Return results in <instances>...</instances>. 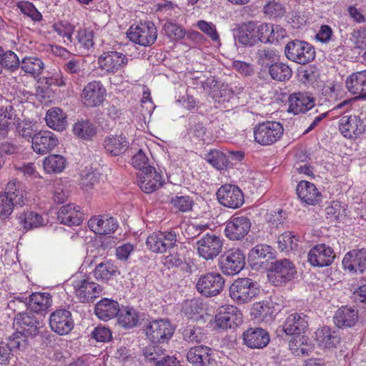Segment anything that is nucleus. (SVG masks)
<instances>
[{
  "mask_svg": "<svg viewBox=\"0 0 366 366\" xmlns=\"http://www.w3.org/2000/svg\"><path fill=\"white\" fill-rule=\"evenodd\" d=\"M14 327L16 331L9 337L11 343L18 350H24L28 344V338L39 334L41 323L33 315L19 312L14 317Z\"/></svg>",
  "mask_w": 366,
  "mask_h": 366,
  "instance_id": "f257e3e1",
  "label": "nucleus"
},
{
  "mask_svg": "<svg viewBox=\"0 0 366 366\" xmlns=\"http://www.w3.org/2000/svg\"><path fill=\"white\" fill-rule=\"evenodd\" d=\"M26 202V192L18 187L16 180L9 181L5 192H0V218H8L12 214L14 206L23 207Z\"/></svg>",
  "mask_w": 366,
  "mask_h": 366,
  "instance_id": "f03ea898",
  "label": "nucleus"
},
{
  "mask_svg": "<svg viewBox=\"0 0 366 366\" xmlns=\"http://www.w3.org/2000/svg\"><path fill=\"white\" fill-rule=\"evenodd\" d=\"M229 295L237 305H244L252 302L259 293L257 282L248 277H239L230 285Z\"/></svg>",
  "mask_w": 366,
  "mask_h": 366,
  "instance_id": "7ed1b4c3",
  "label": "nucleus"
},
{
  "mask_svg": "<svg viewBox=\"0 0 366 366\" xmlns=\"http://www.w3.org/2000/svg\"><path fill=\"white\" fill-rule=\"evenodd\" d=\"M282 125L277 122H264L254 128V137L257 143L261 145H272L283 134Z\"/></svg>",
  "mask_w": 366,
  "mask_h": 366,
  "instance_id": "20e7f679",
  "label": "nucleus"
},
{
  "mask_svg": "<svg viewBox=\"0 0 366 366\" xmlns=\"http://www.w3.org/2000/svg\"><path fill=\"white\" fill-rule=\"evenodd\" d=\"M287 58L295 63L306 64L315 57L314 47L304 41L295 40L288 42L285 48Z\"/></svg>",
  "mask_w": 366,
  "mask_h": 366,
  "instance_id": "39448f33",
  "label": "nucleus"
},
{
  "mask_svg": "<svg viewBox=\"0 0 366 366\" xmlns=\"http://www.w3.org/2000/svg\"><path fill=\"white\" fill-rule=\"evenodd\" d=\"M174 332V326L166 319L153 320L145 327L146 336L153 343L167 342Z\"/></svg>",
  "mask_w": 366,
  "mask_h": 366,
  "instance_id": "423d86ee",
  "label": "nucleus"
},
{
  "mask_svg": "<svg viewBox=\"0 0 366 366\" xmlns=\"http://www.w3.org/2000/svg\"><path fill=\"white\" fill-rule=\"evenodd\" d=\"M223 239L212 233H207L196 242L197 254L204 260H213L222 250Z\"/></svg>",
  "mask_w": 366,
  "mask_h": 366,
  "instance_id": "0eeeda50",
  "label": "nucleus"
},
{
  "mask_svg": "<svg viewBox=\"0 0 366 366\" xmlns=\"http://www.w3.org/2000/svg\"><path fill=\"white\" fill-rule=\"evenodd\" d=\"M127 36L134 43L147 46L155 42L157 29L153 22L147 21L131 26L127 32Z\"/></svg>",
  "mask_w": 366,
  "mask_h": 366,
  "instance_id": "6e6552de",
  "label": "nucleus"
},
{
  "mask_svg": "<svg viewBox=\"0 0 366 366\" xmlns=\"http://www.w3.org/2000/svg\"><path fill=\"white\" fill-rule=\"evenodd\" d=\"M245 264V256L239 248H232L222 254L219 260V267L227 275H234L240 272Z\"/></svg>",
  "mask_w": 366,
  "mask_h": 366,
  "instance_id": "1a4fd4ad",
  "label": "nucleus"
},
{
  "mask_svg": "<svg viewBox=\"0 0 366 366\" xmlns=\"http://www.w3.org/2000/svg\"><path fill=\"white\" fill-rule=\"evenodd\" d=\"M296 272L293 263L288 259H282L272 263L268 277L274 285L280 286L294 278Z\"/></svg>",
  "mask_w": 366,
  "mask_h": 366,
  "instance_id": "9d476101",
  "label": "nucleus"
},
{
  "mask_svg": "<svg viewBox=\"0 0 366 366\" xmlns=\"http://www.w3.org/2000/svg\"><path fill=\"white\" fill-rule=\"evenodd\" d=\"M127 56L117 51L103 52L98 58L99 68L104 74H113L124 69L128 64Z\"/></svg>",
  "mask_w": 366,
  "mask_h": 366,
  "instance_id": "9b49d317",
  "label": "nucleus"
},
{
  "mask_svg": "<svg viewBox=\"0 0 366 366\" xmlns=\"http://www.w3.org/2000/svg\"><path fill=\"white\" fill-rule=\"evenodd\" d=\"M107 90L101 81L93 80L84 87L80 99L82 104L89 108L100 106L104 101Z\"/></svg>",
  "mask_w": 366,
  "mask_h": 366,
  "instance_id": "f8f14e48",
  "label": "nucleus"
},
{
  "mask_svg": "<svg viewBox=\"0 0 366 366\" xmlns=\"http://www.w3.org/2000/svg\"><path fill=\"white\" fill-rule=\"evenodd\" d=\"M177 237L173 230L154 232L147 239V246L156 253H164L177 245Z\"/></svg>",
  "mask_w": 366,
  "mask_h": 366,
  "instance_id": "ddd939ff",
  "label": "nucleus"
},
{
  "mask_svg": "<svg viewBox=\"0 0 366 366\" xmlns=\"http://www.w3.org/2000/svg\"><path fill=\"white\" fill-rule=\"evenodd\" d=\"M224 285V277L218 272H209L199 277L196 287L205 297L218 295Z\"/></svg>",
  "mask_w": 366,
  "mask_h": 366,
  "instance_id": "4468645a",
  "label": "nucleus"
},
{
  "mask_svg": "<svg viewBox=\"0 0 366 366\" xmlns=\"http://www.w3.org/2000/svg\"><path fill=\"white\" fill-rule=\"evenodd\" d=\"M251 227V221L245 215L234 214L227 222L224 234L230 240H239L245 237Z\"/></svg>",
  "mask_w": 366,
  "mask_h": 366,
  "instance_id": "2eb2a0df",
  "label": "nucleus"
},
{
  "mask_svg": "<svg viewBox=\"0 0 366 366\" xmlns=\"http://www.w3.org/2000/svg\"><path fill=\"white\" fill-rule=\"evenodd\" d=\"M219 202L224 207L237 209L244 202L242 190L234 184L222 185L217 192Z\"/></svg>",
  "mask_w": 366,
  "mask_h": 366,
  "instance_id": "dca6fc26",
  "label": "nucleus"
},
{
  "mask_svg": "<svg viewBox=\"0 0 366 366\" xmlns=\"http://www.w3.org/2000/svg\"><path fill=\"white\" fill-rule=\"evenodd\" d=\"M215 322L217 327L222 330L234 328L242 322V313L234 305L222 306L215 316Z\"/></svg>",
  "mask_w": 366,
  "mask_h": 366,
  "instance_id": "f3484780",
  "label": "nucleus"
},
{
  "mask_svg": "<svg viewBox=\"0 0 366 366\" xmlns=\"http://www.w3.org/2000/svg\"><path fill=\"white\" fill-rule=\"evenodd\" d=\"M335 257L332 247L326 244H317L310 249L307 260L313 267H324L331 265Z\"/></svg>",
  "mask_w": 366,
  "mask_h": 366,
  "instance_id": "a211bd4d",
  "label": "nucleus"
},
{
  "mask_svg": "<svg viewBox=\"0 0 366 366\" xmlns=\"http://www.w3.org/2000/svg\"><path fill=\"white\" fill-rule=\"evenodd\" d=\"M51 330L59 335L69 334L74 328L71 312L66 309H57L49 317Z\"/></svg>",
  "mask_w": 366,
  "mask_h": 366,
  "instance_id": "6ab92c4d",
  "label": "nucleus"
},
{
  "mask_svg": "<svg viewBox=\"0 0 366 366\" xmlns=\"http://www.w3.org/2000/svg\"><path fill=\"white\" fill-rule=\"evenodd\" d=\"M340 131L348 139H356L364 133L365 125L359 116H343L340 120Z\"/></svg>",
  "mask_w": 366,
  "mask_h": 366,
  "instance_id": "aec40b11",
  "label": "nucleus"
},
{
  "mask_svg": "<svg viewBox=\"0 0 366 366\" xmlns=\"http://www.w3.org/2000/svg\"><path fill=\"white\" fill-rule=\"evenodd\" d=\"M162 175L152 167H146L138 174V184L145 193L150 194L162 186Z\"/></svg>",
  "mask_w": 366,
  "mask_h": 366,
  "instance_id": "412c9836",
  "label": "nucleus"
},
{
  "mask_svg": "<svg viewBox=\"0 0 366 366\" xmlns=\"http://www.w3.org/2000/svg\"><path fill=\"white\" fill-rule=\"evenodd\" d=\"M343 269L352 273H362L366 269V249H352L342 262Z\"/></svg>",
  "mask_w": 366,
  "mask_h": 366,
  "instance_id": "4be33fe9",
  "label": "nucleus"
},
{
  "mask_svg": "<svg viewBox=\"0 0 366 366\" xmlns=\"http://www.w3.org/2000/svg\"><path fill=\"white\" fill-rule=\"evenodd\" d=\"M31 143L34 152L44 155L53 150L57 146L59 140L53 132L43 130L35 134Z\"/></svg>",
  "mask_w": 366,
  "mask_h": 366,
  "instance_id": "5701e85b",
  "label": "nucleus"
},
{
  "mask_svg": "<svg viewBox=\"0 0 366 366\" xmlns=\"http://www.w3.org/2000/svg\"><path fill=\"white\" fill-rule=\"evenodd\" d=\"M76 297L81 302H93L102 291V287L89 280H81L74 285Z\"/></svg>",
  "mask_w": 366,
  "mask_h": 366,
  "instance_id": "b1692460",
  "label": "nucleus"
},
{
  "mask_svg": "<svg viewBox=\"0 0 366 366\" xmlns=\"http://www.w3.org/2000/svg\"><path fill=\"white\" fill-rule=\"evenodd\" d=\"M129 145L128 138L122 134L109 135L103 141L104 149L111 157H118L125 154Z\"/></svg>",
  "mask_w": 366,
  "mask_h": 366,
  "instance_id": "393cba45",
  "label": "nucleus"
},
{
  "mask_svg": "<svg viewBox=\"0 0 366 366\" xmlns=\"http://www.w3.org/2000/svg\"><path fill=\"white\" fill-rule=\"evenodd\" d=\"M288 103V112L298 114L312 110L315 99L307 93L295 92L290 95Z\"/></svg>",
  "mask_w": 366,
  "mask_h": 366,
  "instance_id": "a878e982",
  "label": "nucleus"
},
{
  "mask_svg": "<svg viewBox=\"0 0 366 366\" xmlns=\"http://www.w3.org/2000/svg\"><path fill=\"white\" fill-rule=\"evenodd\" d=\"M308 327V317L303 313L290 315L281 327V331L287 335H300L306 332Z\"/></svg>",
  "mask_w": 366,
  "mask_h": 366,
  "instance_id": "bb28decb",
  "label": "nucleus"
},
{
  "mask_svg": "<svg viewBox=\"0 0 366 366\" xmlns=\"http://www.w3.org/2000/svg\"><path fill=\"white\" fill-rule=\"evenodd\" d=\"M235 40L244 46H252L258 42L256 34V23L248 21L238 26L234 33Z\"/></svg>",
  "mask_w": 366,
  "mask_h": 366,
  "instance_id": "cd10ccee",
  "label": "nucleus"
},
{
  "mask_svg": "<svg viewBox=\"0 0 366 366\" xmlns=\"http://www.w3.org/2000/svg\"><path fill=\"white\" fill-rule=\"evenodd\" d=\"M345 83L349 92L366 99V70L352 73L346 77Z\"/></svg>",
  "mask_w": 366,
  "mask_h": 366,
  "instance_id": "c85d7f7f",
  "label": "nucleus"
},
{
  "mask_svg": "<svg viewBox=\"0 0 366 366\" xmlns=\"http://www.w3.org/2000/svg\"><path fill=\"white\" fill-rule=\"evenodd\" d=\"M187 358L194 366H209L214 362L212 350L203 345L192 347L187 354Z\"/></svg>",
  "mask_w": 366,
  "mask_h": 366,
  "instance_id": "c756f323",
  "label": "nucleus"
},
{
  "mask_svg": "<svg viewBox=\"0 0 366 366\" xmlns=\"http://www.w3.org/2000/svg\"><path fill=\"white\" fill-rule=\"evenodd\" d=\"M297 194L302 202L309 205H315L321 200L322 194L316 186L307 181H300L297 186Z\"/></svg>",
  "mask_w": 366,
  "mask_h": 366,
  "instance_id": "7c9ffc66",
  "label": "nucleus"
},
{
  "mask_svg": "<svg viewBox=\"0 0 366 366\" xmlns=\"http://www.w3.org/2000/svg\"><path fill=\"white\" fill-rule=\"evenodd\" d=\"M88 227L94 233L106 235L115 232L118 227L116 219L113 217H103L95 216L88 221Z\"/></svg>",
  "mask_w": 366,
  "mask_h": 366,
  "instance_id": "2f4dec72",
  "label": "nucleus"
},
{
  "mask_svg": "<svg viewBox=\"0 0 366 366\" xmlns=\"http://www.w3.org/2000/svg\"><path fill=\"white\" fill-rule=\"evenodd\" d=\"M242 336L244 344L250 348H263L269 342L268 332L262 328H249Z\"/></svg>",
  "mask_w": 366,
  "mask_h": 366,
  "instance_id": "473e14b6",
  "label": "nucleus"
},
{
  "mask_svg": "<svg viewBox=\"0 0 366 366\" xmlns=\"http://www.w3.org/2000/svg\"><path fill=\"white\" fill-rule=\"evenodd\" d=\"M58 219L61 223L66 225H79L83 220V213L79 206L68 204L60 208L58 212Z\"/></svg>",
  "mask_w": 366,
  "mask_h": 366,
  "instance_id": "72a5a7b5",
  "label": "nucleus"
},
{
  "mask_svg": "<svg viewBox=\"0 0 366 366\" xmlns=\"http://www.w3.org/2000/svg\"><path fill=\"white\" fill-rule=\"evenodd\" d=\"M119 305L117 301L104 298L100 300L95 307L97 316L104 321L109 320L119 314Z\"/></svg>",
  "mask_w": 366,
  "mask_h": 366,
  "instance_id": "f704fd0d",
  "label": "nucleus"
},
{
  "mask_svg": "<svg viewBox=\"0 0 366 366\" xmlns=\"http://www.w3.org/2000/svg\"><path fill=\"white\" fill-rule=\"evenodd\" d=\"M28 309L36 313L46 312L52 305L51 295L48 292H34L29 295Z\"/></svg>",
  "mask_w": 366,
  "mask_h": 366,
  "instance_id": "c9c22d12",
  "label": "nucleus"
},
{
  "mask_svg": "<svg viewBox=\"0 0 366 366\" xmlns=\"http://www.w3.org/2000/svg\"><path fill=\"white\" fill-rule=\"evenodd\" d=\"M45 120L49 127L59 132L64 130L67 124L66 114L59 107L49 109Z\"/></svg>",
  "mask_w": 366,
  "mask_h": 366,
  "instance_id": "e433bc0d",
  "label": "nucleus"
},
{
  "mask_svg": "<svg viewBox=\"0 0 366 366\" xmlns=\"http://www.w3.org/2000/svg\"><path fill=\"white\" fill-rule=\"evenodd\" d=\"M358 319L357 312L347 306L338 309L334 316V322L339 327H352Z\"/></svg>",
  "mask_w": 366,
  "mask_h": 366,
  "instance_id": "4c0bfd02",
  "label": "nucleus"
},
{
  "mask_svg": "<svg viewBox=\"0 0 366 366\" xmlns=\"http://www.w3.org/2000/svg\"><path fill=\"white\" fill-rule=\"evenodd\" d=\"M275 310L271 301H262L253 304L251 315L257 321H268L274 315Z\"/></svg>",
  "mask_w": 366,
  "mask_h": 366,
  "instance_id": "58836bf2",
  "label": "nucleus"
},
{
  "mask_svg": "<svg viewBox=\"0 0 366 366\" xmlns=\"http://www.w3.org/2000/svg\"><path fill=\"white\" fill-rule=\"evenodd\" d=\"M20 69L25 74L36 79L43 72L44 64L36 56H26L21 61Z\"/></svg>",
  "mask_w": 366,
  "mask_h": 366,
  "instance_id": "ea45409f",
  "label": "nucleus"
},
{
  "mask_svg": "<svg viewBox=\"0 0 366 366\" xmlns=\"http://www.w3.org/2000/svg\"><path fill=\"white\" fill-rule=\"evenodd\" d=\"M315 340L322 347L330 348L335 347L340 342V337L331 328L324 326L315 332Z\"/></svg>",
  "mask_w": 366,
  "mask_h": 366,
  "instance_id": "a19ab883",
  "label": "nucleus"
},
{
  "mask_svg": "<svg viewBox=\"0 0 366 366\" xmlns=\"http://www.w3.org/2000/svg\"><path fill=\"white\" fill-rule=\"evenodd\" d=\"M289 348L296 356L309 355L314 350V345L309 338L302 336L294 337L289 342Z\"/></svg>",
  "mask_w": 366,
  "mask_h": 366,
  "instance_id": "79ce46f5",
  "label": "nucleus"
},
{
  "mask_svg": "<svg viewBox=\"0 0 366 366\" xmlns=\"http://www.w3.org/2000/svg\"><path fill=\"white\" fill-rule=\"evenodd\" d=\"M93 274L98 280L108 281L119 274V271L114 262L107 260L98 264L94 269Z\"/></svg>",
  "mask_w": 366,
  "mask_h": 366,
  "instance_id": "37998d69",
  "label": "nucleus"
},
{
  "mask_svg": "<svg viewBox=\"0 0 366 366\" xmlns=\"http://www.w3.org/2000/svg\"><path fill=\"white\" fill-rule=\"evenodd\" d=\"M275 257L274 249L267 244H257L254 247L249 253L250 261H256L257 263H264Z\"/></svg>",
  "mask_w": 366,
  "mask_h": 366,
  "instance_id": "c03bdc74",
  "label": "nucleus"
},
{
  "mask_svg": "<svg viewBox=\"0 0 366 366\" xmlns=\"http://www.w3.org/2000/svg\"><path fill=\"white\" fill-rule=\"evenodd\" d=\"M66 158L60 154H51L45 157L43 165L47 173H61L66 167Z\"/></svg>",
  "mask_w": 366,
  "mask_h": 366,
  "instance_id": "a18cd8bd",
  "label": "nucleus"
},
{
  "mask_svg": "<svg viewBox=\"0 0 366 366\" xmlns=\"http://www.w3.org/2000/svg\"><path fill=\"white\" fill-rule=\"evenodd\" d=\"M139 320V312L134 308L129 307L120 310L117 316L119 324L127 329L135 327Z\"/></svg>",
  "mask_w": 366,
  "mask_h": 366,
  "instance_id": "49530a36",
  "label": "nucleus"
},
{
  "mask_svg": "<svg viewBox=\"0 0 366 366\" xmlns=\"http://www.w3.org/2000/svg\"><path fill=\"white\" fill-rule=\"evenodd\" d=\"M74 134L84 140H89L96 135L97 129L89 120L79 121L73 127Z\"/></svg>",
  "mask_w": 366,
  "mask_h": 366,
  "instance_id": "de8ad7c7",
  "label": "nucleus"
},
{
  "mask_svg": "<svg viewBox=\"0 0 366 366\" xmlns=\"http://www.w3.org/2000/svg\"><path fill=\"white\" fill-rule=\"evenodd\" d=\"M18 219L24 228L26 229L39 227L44 224L43 217L32 211L20 214L18 217Z\"/></svg>",
  "mask_w": 366,
  "mask_h": 366,
  "instance_id": "09e8293b",
  "label": "nucleus"
},
{
  "mask_svg": "<svg viewBox=\"0 0 366 366\" xmlns=\"http://www.w3.org/2000/svg\"><path fill=\"white\" fill-rule=\"evenodd\" d=\"M205 159L217 170L226 169L229 162L227 155L219 150H211L206 154Z\"/></svg>",
  "mask_w": 366,
  "mask_h": 366,
  "instance_id": "8fccbe9b",
  "label": "nucleus"
},
{
  "mask_svg": "<svg viewBox=\"0 0 366 366\" xmlns=\"http://www.w3.org/2000/svg\"><path fill=\"white\" fill-rule=\"evenodd\" d=\"M269 73L274 80L284 81L292 76V70L284 63L276 62L269 68Z\"/></svg>",
  "mask_w": 366,
  "mask_h": 366,
  "instance_id": "3c124183",
  "label": "nucleus"
},
{
  "mask_svg": "<svg viewBox=\"0 0 366 366\" xmlns=\"http://www.w3.org/2000/svg\"><path fill=\"white\" fill-rule=\"evenodd\" d=\"M0 51L1 69L4 66L11 71H14L18 68H20L21 61L14 51L9 50L4 52L1 48H0Z\"/></svg>",
  "mask_w": 366,
  "mask_h": 366,
  "instance_id": "603ef678",
  "label": "nucleus"
},
{
  "mask_svg": "<svg viewBox=\"0 0 366 366\" xmlns=\"http://www.w3.org/2000/svg\"><path fill=\"white\" fill-rule=\"evenodd\" d=\"M299 239L292 232H285L279 236L277 244L281 251H289L296 249Z\"/></svg>",
  "mask_w": 366,
  "mask_h": 366,
  "instance_id": "864d4df0",
  "label": "nucleus"
},
{
  "mask_svg": "<svg viewBox=\"0 0 366 366\" xmlns=\"http://www.w3.org/2000/svg\"><path fill=\"white\" fill-rule=\"evenodd\" d=\"M63 69L67 74L79 76L84 71V61L80 57L71 55L64 64Z\"/></svg>",
  "mask_w": 366,
  "mask_h": 366,
  "instance_id": "5fc2aeb1",
  "label": "nucleus"
},
{
  "mask_svg": "<svg viewBox=\"0 0 366 366\" xmlns=\"http://www.w3.org/2000/svg\"><path fill=\"white\" fill-rule=\"evenodd\" d=\"M52 29L60 36L64 39V42L66 45L71 44L74 27L71 24L66 21L57 22L53 24Z\"/></svg>",
  "mask_w": 366,
  "mask_h": 366,
  "instance_id": "6e6d98bb",
  "label": "nucleus"
},
{
  "mask_svg": "<svg viewBox=\"0 0 366 366\" xmlns=\"http://www.w3.org/2000/svg\"><path fill=\"white\" fill-rule=\"evenodd\" d=\"M277 59L276 52L269 49H259L257 53V61L262 66L269 68L275 64Z\"/></svg>",
  "mask_w": 366,
  "mask_h": 366,
  "instance_id": "4d7b16f0",
  "label": "nucleus"
},
{
  "mask_svg": "<svg viewBox=\"0 0 366 366\" xmlns=\"http://www.w3.org/2000/svg\"><path fill=\"white\" fill-rule=\"evenodd\" d=\"M256 34L258 38V42H271L274 39V26L270 24L263 23L259 26L256 24Z\"/></svg>",
  "mask_w": 366,
  "mask_h": 366,
  "instance_id": "13d9d810",
  "label": "nucleus"
},
{
  "mask_svg": "<svg viewBox=\"0 0 366 366\" xmlns=\"http://www.w3.org/2000/svg\"><path fill=\"white\" fill-rule=\"evenodd\" d=\"M170 203L177 210L187 212L192 210L194 202L189 196L176 195L171 198Z\"/></svg>",
  "mask_w": 366,
  "mask_h": 366,
  "instance_id": "bf43d9fd",
  "label": "nucleus"
},
{
  "mask_svg": "<svg viewBox=\"0 0 366 366\" xmlns=\"http://www.w3.org/2000/svg\"><path fill=\"white\" fill-rule=\"evenodd\" d=\"M165 350L159 345H149L143 350V355L149 362H157L164 355Z\"/></svg>",
  "mask_w": 366,
  "mask_h": 366,
  "instance_id": "052dcab7",
  "label": "nucleus"
},
{
  "mask_svg": "<svg viewBox=\"0 0 366 366\" xmlns=\"http://www.w3.org/2000/svg\"><path fill=\"white\" fill-rule=\"evenodd\" d=\"M18 8L26 16L30 17L34 21H40L42 19L41 14L29 1H19Z\"/></svg>",
  "mask_w": 366,
  "mask_h": 366,
  "instance_id": "680f3d73",
  "label": "nucleus"
},
{
  "mask_svg": "<svg viewBox=\"0 0 366 366\" xmlns=\"http://www.w3.org/2000/svg\"><path fill=\"white\" fill-rule=\"evenodd\" d=\"M164 30L166 35L173 40L181 39L186 34L185 30L181 26L172 22H167L164 26Z\"/></svg>",
  "mask_w": 366,
  "mask_h": 366,
  "instance_id": "e2e57ef3",
  "label": "nucleus"
},
{
  "mask_svg": "<svg viewBox=\"0 0 366 366\" xmlns=\"http://www.w3.org/2000/svg\"><path fill=\"white\" fill-rule=\"evenodd\" d=\"M76 39L79 44L87 50L94 46V34L92 30L79 29L77 32Z\"/></svg>",
  "mask_w": 366,
  "mask_h": 366,
  "instance_id": "0e129e2a",
  "label": "nucleus"
},
{
  "mask_svg": "<svg viewBox=\"0 0 366 366\" xmlns=\"http://www.w3.org/2000/svg\"><path fill=\"white\" fill-rule=\"evenodd\" d=\"M16 117L15 110L11 106L0 109V129H8Z\"/></svg>",
  "mask_w": 366,
  "mask_h": 366,
  "instance_id": "69168bd1",
  "label": "nucleus"
},
{
  "mask_svg": "<svg viewBox=\"0 0 366 366\" xmlns=\"http://www.w3.org/2000/svg\"><path fill=\"white\" fill-rule=\"evenodd\" d=\"M184 340L191 343L200 342L203 337L202 329L199 327H187L183 332Z\"/></svg>",
  "mask_w": 366,
  "mask_h": 366,
  "instance_id": "338daca9",
  "label": "nucleus"
},
{
  "mask_svg": "<svg viewBox=\"0 0 366 366\" xmlns=\"http://www.w3.org/2000/svg\"><path fill=\"white\" fill-rule=\"evenodd\" d=\"M350 39L355 47L359 49L366 48V28L360 27L354 29L351 33Z\"/></svg>",
  "mask_w": 366,
  "mask_h": 366,
  "instance_id": "774afa93",
  "label": "nucleus"
}]
</instances>
